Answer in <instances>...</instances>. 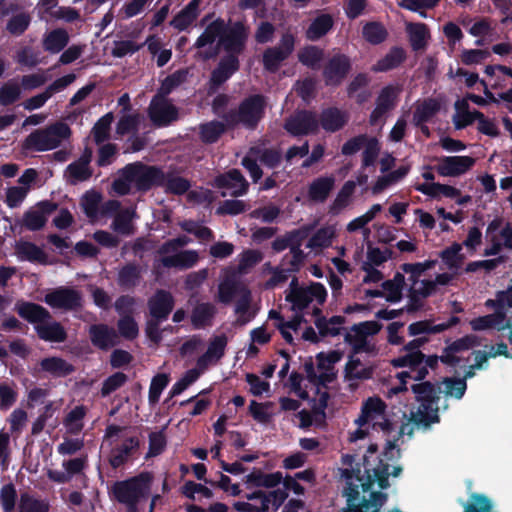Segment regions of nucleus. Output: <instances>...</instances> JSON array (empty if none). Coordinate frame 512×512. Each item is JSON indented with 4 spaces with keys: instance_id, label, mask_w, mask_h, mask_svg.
<instances>
[{
    "instance_id": "obj_48",
    "label": "nucleus",
    "mask_w": 512,
    "mask_h": 512,
    "mask_svg": "<svg viewBox=\"0 0 512 512\" xmlns=\"http://www.w3.org/2000/svg\"><path fill=\"white\" fill-rule=\"evenodd\" d=\"M347 121V116L338 109H328L322 114V126L327 131L340 129Z\"/></svg>"
},
{
    "instance_id": "obj_46",
    "label": "nucleus",
    "mask_w": 512,
    "mask_h": 512,
    "mask_svg": "<svg viewBox=\"0 0 512 512\" xmlns=\"http://www.w3.org/2000/svg\"><path fill=\"white\" fill-rule=\"evenodd\" d=\"M215 314V307L209 303L198 304L191 315L194 327L200 328L210 323Z\"/></svg>"
},
{
    "instance_id": "obj_34",
    "label": "nucleus",
    "mask_w": 512,
    "mask_h": 512,
    "mask_svg": "<svg viewBox=\"0 0 512 512\" xmlns=\"http://www.w3.org/2000/svg\"><path fill=\"white\" fill-rule=\"evenodd\" d=\"M458 323L457 317H452L448 322L433 324L431 321H418L410 324L408 330L411 336L421 335V334H436L440 333L453 325Z\"/></svg>"
},
{
    "instance_id": "obj_44",
    "label": "nucleus",
    "mask_w": 512,
    "mask_h": 512,
    "mask_svg": "<svg viewBox=\"0 0 512 512\" xmlns=\"http://www.w3.org/2000/svg\"><path fill=\"white\" fill-rule=\"evenodd\" d=\"M335 236L336 228L334 226L324 227L313 235L309 240L307 247L314 251H318L324 247H328Z\"/></svg>"
},
{
    "instance_id": "obj_43",
    "label": "nucleus",
    "mask_w": 512,
    "mask_h": 512,
    "mask_svg": "<svg viewBox=\"0 0 512 512\" xmlns=\"http://www.w3.org/2000/svg\"><path fill=\"white\" fill-rule=\"evenodd\" d=\"M477 113L478 112L468 111L467 99L456 101L455 114L453 116L456 128L460 129L472 123L475 119H477Z\"/></svg>"
},
{
    "instance_id": "obj_40",
    "label": "nucleus",
    "mask_w": 512,
    "mask_h": 512,
    "mask_svg": "<svg viewBox=\"0 0 512 512\" xmlns=\"http://www.w3.org/2000/svg\"><path fill=\"white\" fill-rule=\"evenodd\" d=\"M69 37L65 30L56 29L44 36L43 47L50 53L60 52L68 43Z\"/></svg>"
},
{
    "instance_id": "obj_53",
    "label": "nucleus",
    "mask_w": 512,
    "mask_h": 512,
    "mask_svg": "<svg viewBox=\"0 0 512 512\" xmlns=\"http://www.w3.org/2000/svg\"><path fill=\"white\" fill-rule=\"evenodd\" d=\"M85 416V409L82 406H77L69 412L66 416L64 424L68 432L75 434L83 428V418Z\"/></svg>"
},
{
    "instance_id": "obj_41",
    "label": "nucleus",
    "mask_w": 512,
    "mask_h": 512,
    "mask_svg": "<svg viewBox=\"0 0 512 512\" xmlns=\"http://www.w3.org/2000/svg\"><path fill=\"white\" fill-rule=\"evenodd\" d=\"M333 26V19L328 14L317 16L307 29V38L314 41L324 36Z\"/></svg>"
},
{
    "instance_id": "obj_17",
    "label": "nucleus",
    "mask_w": 512,
    "mask_h": 512,
    "mask_svg": "<svg viewBox=\"0 0 512 512\" xmlns=\"http://www.w3.org/2000/svg\"><path fill=\"white\" fill-rule=\"evenodd\" d=\"M256 160H259L262 164L267 165L268 167H274L279 162L280 155L275 151L265 150L261 152L252 148L248 156L243 159L242 164L249 171L254 181L260 179L262 175Z\"/></svg>"
},
{
    "instance_id": "obj_27",
    "label": "nucleus",
    "mask_w": 512,
    "mask_h": 512,
    "mask_svg": "<svg viewBox=\"0 0 512 512\" xmlns=\"http://www.w3.org/2000/svg\"><path fill=\"white\" fill-rule=\"evenodd\" d=\"M173 298L170 293L158 291L149 301V310L155 321L167 318L173 308Z\"/></svg>"
},
{
    "instance_id": "obj_38",
    "label": "nucleus",
    "mask_w": 512,
    "mask_h": 512,
    "mask_svg": "<svg viewBox=\"0 0 512 512\" xmlns=\"http://www.w3.org/2000/svg\"><path fill=\"white\" fill-rule=\"evenodd\" d=\"M17 311L21 317L35 323L36 326L49 318L48 311L34 303H20L17 305Z\"/></svg>"
},
{
    "instance_id": "obj_56",
    "label": "nucleus",
    "mask_w": 512,
    "mask_h": 512,
    "mask_svg": "<svg viewBox=\"0 0 512 512\" xmlns=\"http://www.w3.org/2000/svg\"><path fill=\"white\" fill-rule=\"evenodd\" d=\"M21 94V86L15 80L8 81L0 88V104L9 105L15 102Z\"/></svg>"
},
{
    "instance_id": "obj_37",
    "label": "nucleus",
    "mask_w": 512,
    "mask_h": 512,
    "mask_svg": "<svg viewBox=\"0 0 512 512\" xmlns=\"http://www.w3.org/2000/svg\"><path fill=\"white\" fill-rule=\"evenodd\" d=\"M335 183L332 176L320 177L314 180L309 186V197L313 201L322 202L329 195Z\"/></svg>"
},
{
    "instance_id": "obj_61",
    "label": "nucleus",
    "mask_w": 512,
    "mask_h": 512,
    "mask_svg": "<svg viewBox=\"0 0 512 512\" xmlns=\"http://www.w3.org/2000/svg\"><path fill=\"white\" fill-rule=\"evenodd\" d=\"M204 370H201L198 366L197 368L190 369L173 385L172 393L173 395H178L182 393L188 386H190L193 382H195L200 374Z\"/></svg>"
},
{
    "instance_id": "obj_42",
    "label": "nucleus",
    "mask_w": 512,
    "mask_h": 512,
    "mask_svg": "<svg viewBox=\"0 0 512 512\" xmlns=\"http://www.w3.org/2000/svg\"><path fill=\"white\" fill-rule=\"evenodd\" d=\"M412 47L415 50L422 49L426 46L429 39V31L423 23H409L406 26Z\"/></svg>"
},
{
    "instance_id": "obj_13",
    "label": "nucleus",
    "mask_w": 512,
    "mask_h": 512,
    "mask_svg": "<svg viewBox=\"0 0 512 512\" xmlns=\"http://www.w3.org/2000/svg\"><path fill=\"white\" fill-rule=\"evenodd\" d=\"M381 325L376 321H366L354 325L345 335L346 342L355 352H373L375 346L371 337L379 332Z\"/></svg>"
},
{
    "instance_id": "obj_10",
    "label": "nucleus",
    "mask_w": 512,
    "mask_h": 512,
    "mask_svg": "<svg viewBox=\"0 0 512 512\" xmlns=\"http://www.w3.org/2000/svg\"><path fill=\"white\" fill-rule=\"evenodd\" d=\"M326 296L327 291L320 283H312L308 287H300L295 281H292L286 299L291 303L292 309L295 311H301L309 306H312L315 310L317 306L324 303Z\"/></svg>"
},
{
    "instance_id": "obj_9",
    "label": "nucleus",
    "mask_w": 512,
    "mask_h": 512,
    "mask_svg": "<svg viewBox=\"0 0 512 512\" xmlns=\"http://www.w3.org/2000/svg\"><path fill=\"white\" fill-rule=\"evenodd\" d=\"M287 494L282 489H276L269 493L261 490L247 494V501H236L233 508L238 512H268L276 511L286 499Z\"/></svg>"
},
{
    "instance_id": "obj_36",
    "label": "nucleus",
    "mask_w": 512,
    "mask_h": 512,
    "mask_svg": "<svg viewBox=\"0 0 512 512\" xmlns=\"http://www.w3.org/2000/svg\"><path fill=\"white\" fill-rule=\"evenodd\" d=\"M439 109L440 103L436 99L418 101L415 104V111L413 116L414 124L418 126L430 120Z\"/></svg>"
},
{
    "instance_id": "obj_45",
    "label": "nucleus",
    "mask_w": 512,
    "mask_h": 512,
    "mask_svg": "<svg viewBox=\"0 0 512 512\" xmlns=\"http://www.w3.org/2000/svg\"><path fill=\"white\" fill-rule=\"evenodd\" d=\"M197 14L198 0H193L185 9L174 17L172 25L178 30H184L194 21Z\"/></svg>"
},
{
    "instance_id": "obj_52",
    "label": "nucleus",
    "mask_w": 512,
    "mask_h": 512,
    "mask_svg": "<svg viewBox=\"0 0 512 512\" xmlns=\"http://www.w3.org/2000/svg\"><path fill=\"white\" fill-rule=\"evenodd\" d=\"M49 504L45 500L24 494L19 503L20 512H48Z\"/></svg>"
},
{
    "instance_id": "obj_39",
    "label": "nucleus",
    "mask_w": 512,
    "mask_h": 512,
    "mask_svg": "<svg viewBox=\"0 0 512 512\" xmlns=\"http://www.w3.org/2000/svg\"><path fill=\"white\" fill-rule=\"evenodd\" d=\"M269 317L271 319H275L277 322L275 323V326L280 330L283 338L288 342L292 343L294 339V334H297L298 329L301 325V318L298 316H295L290 321H283L281 317L279 316V313L276 311H271L269 313Z\"/></svg>"
},
{
    "instance_id": "obj_29",
    "label": "nucleus",
    "mask_w": 512,
    "mask_h": 512,
    "mask_svg": "<svg viewBox=\"0 0 512 512\" xmlns=\"http://www.w3.org/2000/svg\"><path fill=\"white\" fill-rule=\"evenodd\" d=\"M285 127L289 133L301 135L313 131L317 127V121L312 113L300 112L290 118Z\"/></svg>"
},
{
    "instance_id": "obj_12",
    "label": "nucleus",
    "mask_w": 512,
    "mask_h": 512,
    "mask_svg": "<svg viewBox=\"0 0 512 512\" xmlns=\"http://www.w3.org/2000/svg\"><path fill=\"white\" fill-rule=\"evenodd\" d=\"M189 242L184 237H179L167 244L161 249V262L165 267L188 268L193 266L198 260V254L195 251L187 250L178 252L180 247H183Z\"/></svg>"
},
{
    "instance_id": "obj_63",
    "label": "nucleus",
    "mask_w": 512,
    "mask_h": 512,
    "mask_svg": "<svg viewBox=\"0 0 512 512\" xmlns=\"http://www.w3.org/2000/svg\"><path fill=\"white\" fill-rule=\"evenodd\" d=\"M262 259V255L256 250L244 251L239 256L238 272L240 274L246 273L250 268L259 263Z\"/></svg>"
},
{
    "instance_id": "obj_11",
    "label": "nucleus",
    "mask_w": 512,
    "mask_h": 512,
    "mask_svg": "<svg viewBox=\"0 0 512 512\" xmlns=\"http://www.w3.org/2000/svg\"><path fill=\"white\" fill-rule=\"evenodd\" d=\"M340 351L321 352L317 355V365L314 367L306 365V371L311 382L314 384H326L336 377L335 365L342 359Z\"/></svg>"
},
{
    "instance_id": "obj_24",
    "label": "nucleus",
    "mask_w": 512,
    "mask_h": 512,
    "mask_svg": "<svg viewBox=\"0 0 512 512\" xmlns=\"http://www.w3.org/2000/svg\"><path fill=\"white\" fill-rule=\"evenodd\" d=\"M263 109L264 100L261 96L250 97L240 106L239 122L246 126L255 125L262 117Z\"/></svg>"
},
{
    "instance_id": "obj_1",
    "label": "nucleus",
    "mask_w": 512,
    "mask_h": 512,
    "mask_svg": "<svg viewBox=\"0 0 512 512\" xmlns=\"http://www.w3.org/2000/svg\"><path fill=\"white\" fill-rule=\"evenodd\" d=\"M246 36L243 25L237 23L226 28L224 21L218 19L209 24L198 38L196 46L201 49L200 53L204 58L213 56L218 46H222L231 53L213 72L211 78L213 84L223 83L238 69V61L233 54L242 49Z\"/></svg>"
},
{
    "instance_id": "obj_58",
    "label": "nucleus",
    "mask_w": 512,
    "mask_h": 512,
    "mask_svg": "<svg viewBox=\"0 0 512 512\" xmlns=\"http://www.w3.org/2000/svg\"><path fill=\"white\" fill-rule=\"evenodd\" d=\"M224 132V126L220 122H209L200 126V137L203 142H215Z\"/></svg>"
},
{
    "instance_id": "obj_5",
    "label": "nucleus",
    "mask_w": 512,
    "mask_h": 512,
    "mask_svg": "<svg viewBox=\"0 0 512 512\" xmlns=\"http://www.w3.org/2000/svg\"><path fill=\"white\" fill-rule=\"evenodd\" d=\"M160 171L141 164L128 165L113 183L114 191L124 195L132 190H146L159 182Z\"/></svg>"
},
{
    "instance_id": "obj_2",
    "label": "nucleus",
    "mask_w": 512,
    "mask_h": 512,
    "mask_svg": "<svg viewBox=\"0 0 512 512\" xmlns=\"http://www.w3.org/2000/svg\"><path fill=\"white\" fill-rule=\"evenodd\" d=\"M424 341L416 339L409 342L405 347V354L399 356L391 361L394 367L408 368L406 371H402L396 374V378L399 380L400 385L392 387L388 391V396L396 395L405 390L406 379L421 380L427 374V367L434 368L439 357L436 355L428 356L426 359L424 355L418 350Z\"/></svg>"
},
{
    "instance_id": "obj_3",
    "label": "nucleus",
    "mask_w": 512,
    "mask_h": 512,
    "mask_svg": "<svg viewBox=\"0 0 512 512\" xmlns=\"http://www.w3.org/2000/svg\"><path fill=\"white\" fill-rule=\"evenodd\" d=\"M434 261H425L423 263H408L403 265V271L410 275L412 281L410 287V301L407 306L408 311H416L422 307V300L436 294L441 287L450 284L453 279L451 273L438 274L434 280L419 279L423 272L434 266Z\"/></svg>"
},
{
    "instance_id": "obj_60",
    "label": "nucleus",
    "mask_w": 512,
    "mask_h": 512,
    "mask_svg": "<svg viewBox=\"0 0 512 512\" xmlns=\"http://www.w3.org/2000/svg\"><path fill=\"white\" fill-rule=\"evenodd\" d=\"M486 307L499 309L505 313L507 307L512 308V285L505 291H500L496 295V299H489L485 303Z\"/></svg>"
},
{
    "instance_id": "obj_35",
    "label": "nucleus",
    "mask_w": 512,
    "mask_h": 512,
    "mask_svg": "<svg viewBox=\"0 0 512 512\" xmlns=\"http://www.w3.org/2000/svg\"><path fill=\"white\" fill-rule=\"evenodd\" d=\"M90 336L94 345L100 348H108L116 344L117 334L106 325H94L90 328Z\"/></svg>"
},
{
    "instance_id": "obj_4",
    "label": "nucleus",
    "mask_w": 512,
    "mask_h": 512,
    "mask_svg": "<svg viewBox=\"0 0 512 512\" xmlns=\"http://www.w3.org/2000/svg\"><path fill=\"white\" fill-rule=\"evenodd\" d=\"M387 406L379 397H369L361 406L360 415L354 420V429L348 433L351 443L369 437L374 431L388 433L391 422L387 415Z\"/></svg>"
},
{
    "instance_id": "obj_47",
    "label": "nucleus",
    "mask_w": 512,
    "mask_h": 512,
    "mask_svg": "<svg viewBox=\"0 0 512 512\" xmlns=\"http://www.w3.org/2000/svg\"><path fill=\"white\" fill-rule=\"evenodd\" d=\"M404 276L396 274L392 280L383 283V297L390 302H397L401 299Z\"/></svg>"
},
{
    "instance_id": "obj_32",
    "label": "nucleus",
    "mask_w": 512,
    "mask_h": 512,
    "mask_svg": "<svg viewBox=\"0 0 512 512\" xmlns=\"http://www.w3.org/2000/svg\"><path fill=\"white\" fill-rule=\"evenodd\" d=\"M349 69V60L345 56H336L328 64L325 69V78L328 84L334 85L339 83Z\"/></svg>"
},
{
    "instance_id": "obj_62",
    "label": "nucleus",
    "mask_w": 512,
    "mask_h": 512,
    "mask_svg": "<svg viewBox=\"0 0 512 512\" xmlns=\"http://www.w3.org/2000/svg\"><path fill=\"white\" fill-rule=\"evenodd\" d=\"M391 257V252L388 249H380L377 247H369L367 251L366 260L363 262L365 265L379 267Z\"/></svg>"
},
{
    "instance_id": "obj_25",
    "label": "nucleus",
    "mask_w": 512,
    "mask_h": 512,
    "mask_svg": "<svg viewBox=\"0 0 512 512\" xmlns=\"http://www.w3.org/2000/svg\"><path fill=\"white\" fill-rule=\"evenodd\" d=\"M478 337L475 335H467L454 343H452L440 357L441 361L450 365H455L461 358V353L478 346Z\"/></svg>"
},
{
    "instance_id": "obj_7",
    "label": "nucleus",
    "mask_w": 512,
    "mask_h": 512,
    "mask_svg": "<svg viewBox=\"0 0 512 512\" xmlns=\"http://www.w3.org/2000/svg\"><path fill=\"white\" fill-rule=\"evenodd\" d=\"M70 136V129L64 123L53 124L46 129L36 130L24 141L23 148L29 151H48L58 147Z\"/></svg>"
},
{
    "instance_id": "obj_19",
    "label": "nucleus",
    "mask_w": 512,
    "mask_h": 512,
    "mask_svg": "<svg viewBox=\"0 0 512 512\" xmlns=\"http://www.w3.org/2000/svg\"><path fill=\"white\" fill-rule=\"evenodd\" d=\"M177 109L163 95H156L149 108L151 120L159 125H167L176 120Z\"/></svg>"
},
{
    "instance_id": "obj_64",
    "label": "nucleus",
    "mask_w": 512,
    "mask_h": 512,
    "mask_svg": "<svg viewBox=\"0 0 512 512\" xmlns=\"http://www.w3.org/2000/svg\"><path fill=\"white\" fill-rule=\"evenodd\" d=\"M100 199H101L100 195L96 192H87L82 197L81 205H82V208H83L85 214L89 218H91V219L96 218Z\"/></svg>"
},
{
    "instance_id": "obj_31",
    "label": "nucleus",
    "mask_w": 512,
    "mask_h": 512,
    "mask_svg": "<svg viewBox=\"0 0 512 512\" xmlns=\"http://www.w3.org/2000/svg\"><path fill=\"white\" fill-rule=\"evenodd\" d=\"M52 210L51 204L43 202L36 207L28 210L24 215V225L30 230H38L42 228L46 221L47 215Z\"/></svg>"
},
{
    "instance_id": "obj_18",
    "label": "nucleus",
    "mask_w": 512,
    "mask_h": 512,
    "mask_svg": "<svg viewBox=\"0 0 512 512\" xmlns=\"http://www.w3.org/2000/svg\"><path fill=\"white\" fill-rule=\"evenodd\" d=\"M80 293L71 288L61 287L45 296V302L55 309H75L81 305Z\"/></svg>"
},
{
    "instance_id": "obj_50",
    "label": "nucleus",
    "mask_w": 512,
    "mask_h": 512,
    "mask_svg": "<svg viewBox=\"0 0 512 512\" xmlns=\"http://www.w3.org/2000/svg\"><path fill=\"white\" fill-rule=\"evenodd\" d=\"M41 367L44 371L55 376H65L72 370V367L68 363L57 357L43 359L41 361Z\"/></svg>"
},
{
    "instance_id": "obj_49",
    "label": "nucleus",
    "mask_w": 512,
    "mask_h": 512,
    "mask_svg": "<svg viewBox=\"0 0 512 512\" xmlns=\"http://www.w3.org/2000/svg\"><path fill=\"white\" fill-rule=\"evenodd\" d=\"M40 338L48 341H62L65 338V332L58 323H47L44 321L36 326Z\"/></svg>"
},
{
    "instance_id": "obj_57",
    "label": "nucleus",
    "mask_w": 512,
    "mask_h": 512,
    "mask_svg": "<svg viewBox=\"0 0 512 512\" xmlns=\"http://www.w3.org/2000/svg\"><path fill=\"white\" fill-rule=\"evenodd\" d=\"M500 355L512 358V353L511 354L508 353L507 346L504 343H499L496 346H491L487 353L482 352V351H477L475 353L474 367L481 368L483 363H485L487 361L488 357H496V356H500Z\"/></svg>"
},
{
    "instance_id": "obj_8",
    "label": "nucleus",
    "mask_w": 512,
    "mask_h": 512,
    "mask_svg": "<svg viewBox=\"0 0 512 512\" xmlns=\"http://www.w3.org/2000/svg\"><path fill=\"white\" fill-rule=\"evenodd\" d=\"M150 488L151 476L144 473L126 481L116 482L112 487V493L119 502L133 508L149 494Z\"/></svg>"
},
{
    "instance_id": "obj_59",
    "label": "nucleus",
    "mask_w": 512,
    "mask_h": 512,
    "mask_svg": "<svg viewBox=\"0 0 512 512\" xmlns=\"http://www.w3.org/2000/svg\"><path fill=\"white\" fill-rule=\"evenodd\" d=\"M16 251L18 256L21 259L29 260V261H42L44 254L40 248L36 245L23 242L17 245Z\"/></svg>"
},
{
    "instance_id": "obj_51",
    "label": "nucleus",
    "mask_w": 512,
    "mask_h": 512,
    "mask_svg": "<svg viewBox=\"0 0 512 512\" xmlns=\"http://www.w3.org/2000/svg\"><path fill=\"white\" fill-rule=\"evenodd\" d=\"M404 59V51L400 48L392 49L374 66L375 71H387L397 67Z\"/></svg>"
},
{
    "instance_id": "obj_33",
    "label": "nucleus",
    "mask_w": 512,
    "mask_h": 512,
    "mask_svg": "<svg viewBox=\"0 0 512 512\" xmlns=\"http://www.w3.org/2000/svg\"><path fill=\"white\" fill-rule=\"evenodd\" d=\"M415 189L433 198L443 196L450 199H456L460 196V191L457 188L435 182L418 184L415 186Z\"/></svg>"
},
{
    "instance_id": "obj_16",
    "label": "nucleus",
    "mask_w": 512,
    "mask_h": 512,
    "mask_svg": "<svg viewBox=\"0 0 512 512\" xmlns=\"http://www.w3.org/2000/svg\"><path fill=\"white\" fill-rule=\"evenodd\" d=\"M487 238L493 243L485 250V255H495L501 245L512 248V224H503L499 220L492 221L487 228Z\"/></svg>"
},
{
    "instance_id": "obj_26",
    "label": "nucleus",
    "mask_w": 512,
    "mask_h": 512,
    "mask_svg": "<svg viewBox=\"0 0 512 512\" xmlns=\"http://www.w3.org/2000/svg\"><path fill=\"white\" fill-rule=\"evenodd\" d=\"M495 312L489 315L480 316L470 320L469 324L474 331H488V330H504L507 327L506 313L501 312L499 309H494Z\"/></svg>"
},
{
    "instance_id": "obj_30",
    "label": "nucleus",
    "mask_w": 512,
    "mask_h": 512,
    "mask_svg": "<svg viewBox=\"0 0 512 512\" xmlns=\"http://www.w3.org/2000/svg\"><path fill=\"white\" fill-rule=\"evenodd\" d=\"M382 211L380 204L372 205L364 214L354 218L346 225V231L349 233L361 231L364 239H368L370 230L367 225Z\"/></svg>"
},
{
    "instance_id": "obj_55",
    "label": "nucleus",
    "mask_w": 512,
    "mask_h": 512,
    "mask_svg": "<svg viewBox=\"0 0 512 512\" xmlns=\"http://www.w3.org/2000/svg\"><path fill=\"white\" fill-rule=\"evenodd\" d=\"M438 390L448 396L460 399L466 391V382L462 379L447 378L443 381Z\"/></svg>"
},
{
    "instance_id": "obj_15",
    "label": "nucleus",
    "mask_w": 512,
    "mask_h": 512,
    "mask_svg": "<svg viewBox=\"0 0 512 512\" xmlns=\"http://www.w3.org/2000/svg\"><path fill=\"white\" fill-rule=\"evenodd\" d=\"M475 162L470 156H445L437 159L435 170L443 177H459L472 169Z\"/></svg>"
},
{
    "instance_id": "obj_23",
    "label": "nucleus",
    "mask_w": 512,
    "mask_h": 512,
    "mask_svg": "<svg viewBox=\"0 0 512 512\" xmlns=\"http://www.w3.org/2000/svg\"><path fill=\"white\" fill-rule=\"evenodd\" d=\"M371 376V367L354 356L349 357L344 368V380L351 388L356 387L360 381L369 379Z\"/></svg>"
},
{
    "instance_id": "obj_28",
    "label": "nucleus",
    "mask_w": 512,
    "mask_h": 512,
    "mask_svg": "<svg viewBox=\"0 0 512 512\" xmlns=\"http://www.w3.org/2000/svg\"><path fill=\"white\" fill-rule=\"evenodd\" d=\"M91 151L86 150L79 160L67 167L65 176L71 183L85 181L90 178L92 172L89 168Z\"/></svg>"
},
{
    "instance_id": "obj_21",
    "label": "nucleus",
    "mask_w": 512,
    "mask_h": 512,
    "mask_svg": "<svg viewBox=\"0 0 512 512\" xmlns=\"http://www.w3.org/2000/svg\"><path fill=\"white\" fill-rule=\"evenodd\" d=\"M294 48V38L290 34L282 37L280 45L276 49H269L265 52L263 62L265 68L270 71H275L278 65L292 52Z\"/></svg>"
},
{
    "instance_id": "obj_22",
    "label": "nucleus",
    "mask_w": 512,
    "mask_h": 512,
    "mask_svg": "<svg viewBox=\"0 0 512 512\" xmlns=\"http://www.w3.org/2000/svg\"><path fill=\"white\" fill-rule=\"evenodd\" d=\"M227 343L228 338L225 334L212 337L206 352L197 360L198 367L205 370L209 365L216 363L224 355Z\"/></svg>"
},
{
    "instance_id": "obj_20",
    "label": "nucleus",
    "mask_w": 512,
    "mask_h": 512,
    "mask_svg": "<svg viewBox=\"0 0 512 512\" xmlns=\"http://www.w3.org/2000/svg\"><path fill=\"white\" fill-rule=\"evenodd\" d=\"M216 186L222 189V195L238 196L247 191L248 183L237 170H231L215 180Z\"/></svg>"
},
{
    "instance_id": "obj_54",
    "label": "nucleus",
    "mask_w": 512,
    "mask_h": 512,
    "mask_svg": "<svg viewBox=\"0 0 512 512\" xmlns=\"http://www.w3.org/2000/svg\"><path fill=\"white\" fill-rule=\"evenodd\" d=\"M461 251L462 245L454 243L453 245L442 251L441 258L450 269H457L464 259V256L461 254Z\"/></svg>"
},
{
    "instance_id": "obj_6",
    "label": "nucleus",
    "mask_w": 512,
    "mask_h": 512,
    "mask_svg": "<svg viewBox=\"0 0 512 512\" xmlns=\"http://www.w3.org/2000/svg\"><path fill=\"white\" fill-rule=\"evenodd\" d=\"M412 390L419 402V407L417 411L411 412V421L416 425L424 426L438 422L436 388L430 382H423L413 385Z\"/></svg>"
},
{
    "instance_id": "obj_14",
    "label": "nucleus",
    "mask_w": 512,
    "mask_h": 512,
    "mask_svg": "<svg viewBox=\"0 0 512 512\" xmlns=\"http://www.w3.org/2000/svg\"><path fill=\"white\" fill-rule=\"evenodd\" d=\"M400 91L401 88L398 85H388L381 90L370 115L372 125H381L384 122L385 115L396 106Z\"/></svg>"
}]
</instances>
